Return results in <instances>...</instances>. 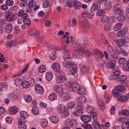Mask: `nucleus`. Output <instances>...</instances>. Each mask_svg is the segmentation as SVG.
I'll return each mask as SVG.
<instances>
[{"label": "nucleus", "mask_w": 129, "mask_h": 129, "mask_svg": "<svg viewBox=\"0 0 129 129\" xmlns=\"http://www.w3.org/2000/svg\"><path fill=\"white\" fill-rule=\"evenodd\" d=\"M81 53L84 54L87 57L90 56L91 55V53L89 50L82 47L79 48L78 50L75 51L73 54L74 56H76L78 59L81 58L83 57V55L81 54Z\"/></svg>", "instance_id": "nucleus-1"}, {"label": "nucleus", "mask_w": 129, "mask_h": 129, "mask_svg": "<svg viewBox=\"0 0 129 129\" xmlns=\"http://www.w3.org/2000/svg\"><path fill=\"white\" fill-rule=\"evenodd\" d=\"M20 117L18 120L19 126L21 128H25L26 126L25 124L26 120V118L28 115L27 112L24 111H21L20 112Z\"/></svg>", "instance_id": "nucleus-2"}, {"label": "nucleus", "mask_w": 129, "mask_h": 129, "mask_svg": "<svg viewBox=\"0 0 129 129\" xmlns=\"http://www.w3.org/2000/svg\"><path fill=\"white\" fill-rule=\"evenodd\" d=\"M66 85L67 87L71 88L72 91L75 93H77L78 90L80 89L79 85L76 82L71 83L69 82L66 83Z\"/></svg>", "instance_id": "nucleus-3"}, {"label": "nucleus", "mask_w": 129, "mask_h": 129, "mask_svg": "<svg viewBox=\"0 0 129 129\" xmlns=\"http://www.w3.org/2000/svg\"><path fill=\"white\" fill-rule=\"evenodd\" d=\"M56 80L57 82L60 84L66 82L67 79L65 74L62 72H61L57 76Z\"/></svg>", "instance_id": "nucleus-4"}, {"label": "nucleus", "mask_w": 129, "mask_h": 129, "mask_svg": "<svg viewBox=\"0 0 129 129\" xmlns=\"http://www.w3.org/2000/svg\"><path fill=\"white\" fill-rule=\"evenodd\" d=\"M121 6L119 4H115L113 7V10L117 14L123 15V12L121 9Z\"/></svg>", "instance_id": "nucleus-5"}, {"label": "nucleus", "mask_w": 129, "mask_h": 129, "mask_svg": "<svg viewBox=\"0 0 129 129\" xmlns=\"http://www.w3.org/2000/svg\"><path fill=\"white\" fill-rule=\"evenodd\" d=\"M83 109L82 105H78L77 106V111L73 113V114L76 116H80V114L83 113V111L82 109Z\"/></svg>", "instance_id": "nucleus-6"}, {"label": "nucleus", "mask_w": 129, "mask_h": 129, "mask_svg": "<svg viewBox=\"0 0 129 129\" xmlns=\"http://www.w3.org/2000/svg\"><path fill=\"white\" fill-rule=\"evenodd\" d=\"M15 17L14 14L10 12L7 13L6 16V20L8 22L12 21Z\"/></svg>", "instance_id": "nucleus-7"}, {"label": "nucleus", "mask_w": 129, "mask_h": 129, "mask_svg": "<svg viewBox=\"0 0 129 129\" xmlns=\"http://www.w3.org/2000/svg\"><path fill=\"white\" fill-rule=\"evenodd\" d=\"M115 52L117 54H122L123 55H126L127 54V53L125 51L123 50L122 48L118 46L116 47Z\"/></svg>", "instance_id": "nucleus-8"}, {"label": "nucleus", "mask_w": 129, "mask_h": 129, "mask_svg": "<svg viewBox=\"0 0 129 129\" xmlns=\"http://www.w3.org/2000/svg\"><path fill=\"white\" fill-rule=\"evenodd\" d=\"M100 6V3L99 2L97 1L94 2L91 8V12L94 11L99 9Z\"/></svg>", "instance_id": "nucleus-9"}, {"label": "nucleus", "mask_w": 129, "mask_h": 129, "mask_svg": "<svg viewBox=\"0 0 129 129\" xmlns=\"http://www.w3.org/2000/svg\"><path fill=\"white\" fill-rule=\"evenodd\" d=\"M118 99L120 102H123L127 100L129 98V93L127 94L126 95H122L120 94L117 96Z\"/></svg>", "instance_id": "nucleus-10"}, {"label": "nucleus", "mask_w": 129, "mask_h": 129, "mask_svg": "<svg viewBox=\"0 0 129 129\" xmlns=\"http://www.w3.org/2000/svg\"><path fill=\"white\" fill-rule=\"evenodd\" d=\"M52 68L55 72L58 73L60 71V66L57 63H54L52 65Z\"/></svg>", "instance_id": "nucleus-11"}, {"label": "nucleus", "mask_w": 129, "mask_h": 129, "mask_svg": "<svg viewBox=\"0 0 129 129\" xmlns=\"http://www.w3.org/2000/svg\"><path fill=\"white\" fill-rule=\"evenodd\" d=\"M17 98L16 96L11 93L8 94L7 98L5 99V102L6 104L9 103V101L14 99Z\"/></svg>", "instance_id": "nucleus-12"}, {"label": "nucleus", "mask_w": 129, "mask_h": 129, "mask_svg": "<svg viewBox=\"0 0 129 129\" xmlns=\"http://www.w3.org/2000/svg\"><path fill=\"white\" fill-rule=\"evenodd\" d=\"M35 89L37 92L40 94H42L44 92L43 87L39 84H37L35 87Z\"/></svg>", "instance_id": "nucleus-13"}, {"label": "nucleus", "mask_w": 129, "mask_h": 129, "mask_svg": "<svg viewBox=\"0 0 129 129\" xmlns=\"http://www.w3.org/2000/svg\"><path fill=\"white\" fill-rule=\"evenodd\" d=\"M128 29L126 28H124L119 31L117 35V37H121L125 35L127 33Z\"/></svg>", "instance_id": "nucleus-14"}, {"label": "nucleus", "mask_w": 129, "mask_h": 129, "mask_svg": "<svg viewBox=\"0 0 129 129\" xmlns=\"http://www.w3.org/2000/svg\"><path fill=\"white\" fill-rule=\"evenodd\" d=\"M75 65V64L73 62L69 60L65 61L63 63L64 67L67 68H71Z\"/></svg>", "instance_id": "nucleus-15"}, {"label": "nucleus", "mask_w": 129, "mask_h": 129, "mask_svg": "<svg viewBox=\"0 0 129 129\" xmlns=\"http://www.w3.org/2000/svg\"><path fill=\"white\" fill-rule=\"evenodd\" d=\"M61 98L64 101L68 100L71 98V95L67 93L63 92L61 94Z\"/></svg>", "instance_id": "nucleus-16"}, {"label": "nucleus", "mask_w": 129, "mask_h": 129, "mask_svg": "<svg viewBox=\"0 0 129 129\" xmlns=\"http://www.w3.org/2000/svg\"><path fill=\"white\" fill-rule=\"evenodd\" d=\"M77 71V67L76 65H74L69 69V72L71 75H74Z\"/></svg>", "instance_id": "nucleus-17"}, {"label": "nucleus", "mask_w": 129, "mask_h": 129, "mask_svg": "<svg viewBox=\"0 0 129 129\" xmlns=\"http://www.w3.org/2000/svg\"><path fill=\"white\" fill-rule=\"evenodd\" d=\"M81 120L84 122H88L91 120V118L88 115H84L80 117Z\"/></svg>", "instance_id": "nucleus-18"}, {"label": "nucleus", "mask_w": 129, "mask_h": 129, "mask_svg": "<svg viewBox=\"0 0 129 129\" xmlns=\"http://www.w3.org/2000/svg\"><path fill=\"white\" fill-rule=\"evenodd\" d=\"M126 40L125 39H121L117 40L116 42V44L118 46H123L126 42Z\"/></svg>", "instance_id": "nucleus-19"}, {"label": "nucleus", "mask_w": 129, "mask_h": 129, "mask_svg": "<svg viewBox=\"0 0 129 129\" xmlns=\"http://www.w3.org/2000/svg\"><path fill=\"white\" fill-rule=\"evenodd\" d=\"M69 126H70L73 128H74L77 127V123L75 119H73L71 121H70L69 124H68Z\"/></svg>", "instance_id": "nucleus-20"}, {"label": "nucleus", "mask_w": 129, "mask_h": 129, "mask_svg": "<svg viewBox=\"0 0 129 129\" xmlns=\"http://www.w3.org/2000/svg\"><path fill=\"white\" fill-rule=\"evenodd\" d=\"M13 27L12 25L10 24H8L5 27V31L8 33H10L12 30Z\"/></svg>", "instance_id": "nucleus-21"}, {"label": "nucleus", "mask_w": 129, "mask_h": 129, "mask_svg": "<svg viewBox=\"0 0 129 129\" xmlns=\"http://www.w3.org/2000/svg\"><path fill=\"white\" fill-rule=\"evenodd\" d=\"M16 43L15 40H12L7 42L6 43V45L8 47H11L15 46L16 44Z\"/></svg>", "instance_id": "nucleus-22"}, {"label": "nucleus", "mask_w": 129, "mask_h": 129, "mask_svg": "<svg viewBox=\"0 0 129 129\" xmlns=\"http://www.w3.org/2000/svg\"><path fill=\"white\" fill-rule=\"evenodd\" d=\"M122 129H129V120L123 123L121 125Z\"/></svg>", "instance_id": "nucleus-23"}, {"label": "nucleus", "mask_w": 129, "mask_h": 129, "mask_svg": "<svg viewBox=\"0 0 129 129\" xmlns=\"http://www.w3.org/2000/svg\"><path fill=\"white\" fill-rule=\"evenodd\" d=\"M122 24L121 23H119L114 26L113 28L114 31H116L120 29L122 26Z\"/></svg>", "instance_id": "nucleus-24"}, {"label": "nucleus", "mask_w": 129, "mask_h": 129, "mask_svg": "<svg viewBox=\"0 0 129 129\" xmlns=\"http://www.w3.org/2000/svg\"><path fill=\"white\" fill-rule=\"evenodd\" d=\"M94 54L95 56H97L98 58H100L104 56L103 54L101 52H100L98 50H94Z\"/></svg>", "instance_id": "nucleus-25"}, {"label": "nucleus", "mask_w": 129, "mask_h": 129, "mask_svg": "<svg viewBox=\"0 0 129 129\" xmlns=\"http://www.w3.org/2000/svg\"><path fill=\"white\" fill-rule=\"evenodd\" d=\"M127 77L125 75H121L117 76L116 81H123L125 80L127 78Z\"/></svg>", "instance_id": "nucleus-26"}, {"label": "nucleus", "mask_w": 129, "mask_h": 129, "mask_svg": "<svg viewBox=\"0 0 129 129\" xmlns=\"http://www.w3.org/2000/svg\"><path fill=\"white\" fill-rule=\"evenodd\" d=\"M9 111L11 114H15L17 112V108L15 106H13L9 108Z\"/></svg>", "instance_id": "nucleus-27"}, {"label": "nucleus", "mask_w": 129, "mask_h": 129, "mask_svg": "<svg viewBox=\"0 0 129 129\" xmlns=\"http://www.w3.org/2000/svg\"><path fill=\"white\" fill-rule=\"evenodd\" d=\"M98 104L100 109L102 111H103L105 109V105L104 101L102 99L99 100L98 101Z\"/></svg>", "instance_id": "nucleus-28"}, {"label": "nucleus", "mask_w": 129, "mask_h": 129, "mask_svg": "<svg viewBox=\"0 0 129 129\" xmlns=\"http://www.w3.org/2000/svg\"><path fill=\"white\" fill-rule=\"evenodd\" d=\"M77 1V0H68L67 3V5L70 7H72Z\"/></svg>", "instance_id": "nucleus-29"}, {"label": "nucleus", "mask_w": 129, "mask_h": 129, "mask_svg": "<svg viewBox=\"0 0 129 129\" xmlns=\"http://www.w3.org/2000/svg\"><path fill=\"white\" fill-rule=\"evenodd\" d=\"M49 118L51 121L53 123H56L58 121V117L57 116H53L50 117Z\"/></svg>", "instance_id": "nucleus-30"}, {"label": "nucleus", "mask_w": 129, "mask_h": 129, "mask_svg": "<svg viewBox=\"0 0 129 129\" xmlns=\"http://www.w3.org/2000/svg\"><path fill=\"white\" fill-rule=\"evenodd\" d=\"M48 97L50 100L53 101L57 99V96L55 93H53L50 94Z\"/></svg>", "instance_id": "nucleus-31"}, {"label": "nucleus", "mask_w": 129, "mask_h": 129, "mask_svg": "<svg viewBox=\"0 0 129 129\" xmlns=\"http://www.w3.org/2000/svg\"><path fill=\"white\" fill-rule=\"evenodd\" d=\"M93 125L95 129H101L102 128V125H100L98 122L95 121L93 122Z\"/></svg>", "instance_id": "nucleus-32"}, {"label": "nucleus", "mask_w": 129, "mask_h": 129, "mask_svg": "<svg viewBox=\"0 0 129 129\" xmlns=\"http://www.w3.org/2000/svg\"><path fill=\"white\" fill-rule=\"evenodd\" d=\"M123 115L128 116L129 115V110L127 109H123L119 112V114Z\"/></svg>", "instance_id": "nucleus-33"}, {"label": "nucleus", "mask_w": 129, "mask_h": 129, "mask_svg": "<svg viewBox=\"0 0 129 129\" xmlns=\"http://www.w3.org/2000/svg\"><path fill=\"white\" fill-rule=\"evenodd\" d=\"M80 71L82 73H88L89 72L88 68L85 66L82 67L80 68Z\"/></svg>", "instance_id": "nucleus-34"}, {"label": "nucleus", "mask_w": 129, "mask_h": 129, "mask_svg": "<svg viewBox=\"0 0 129 129\" xmlns=\"http://www.w3.org/2000/svg\"><path fill=\"white\" fill-rule=\"evenodd\" d=\"M107 49L111 56H113L114 55V50L113 48L110 45H108Z\"/></svg>", "instance_id": "nucleus-35"}, {"label": "nucleus", "mask_w": 129, "mask_h": 129, "mask_svg": "<svg viewBox=\"0 0 129 129\" xmlns=\"http://www.w3.org/2000/svg\"><path fill=\"white\" fill-rule=\"evenodd\" d=\"M63 89L60 86H57L55 88V92L58 94H60L62 92Z\"/></svg>", "instance_id": "nucleus-36"}, {"label": "nucleus", "mask_w": 129, "mask_h": 129, "mask_svg": "<svg viewBox=\"0 0 129 129\" xmlns=\"http://www.w3.org/2000/svg\"><path fill=\"white\" fill-rule=\"evenodd\" d=\"M111 27L110 24L109 23H107L105 25L104 29L106 31H108L111 30Z\"/></svg>", "instance_id": "nucleus-37"}, {"label": "nucleus", "mask_w": 129, "mask_h": 129, "mask_svg": "<svg viewBox=\"0 0 129 129\" xmlns=\"http://www.w3.org/2000/svg\"><path fill=\"white\" fill-rule=\"evenodd\" d=\"M112 94L114 96H117V97L119 95H120L121 93L120 92L118 89L117 88H115L113 90Z\"/></svg>", "instance_id": "nucleus-38"}, {"label": "nucleus", "mask_w": 129, "mask_h": 129, "mask_svg": "<svg viewBox=\"0 0 129 129\" xmlns=\"http://www.w3.org/2000/svg\"><path fill=\"white\" fill-rule=\"evenodd\" d=\"M23 21L24 24L26 25L27 26H29L30 25L31 21L29 18H27L23 19Z\"/></svg>", "instance_id": "nucleus-39"}, {"label": "nucleus", "mask_w": 129, "mask_h": 129, "mask_svg": "<svg viewBox=\"0 0 129 129\" xmlns=\"http://www.w3.org/2000/svg\"><path fill=\"white\" fill-rule=\"evenodd\" d=\"M46 78L49 81H50L53 78V75L51 73L48 72L46 74Z\"/></svg>", "instance_id": "nucleus-40"}, {"label": "nucleus", "mask_w": 129, "mask_h": 129, "mask_svg": "<svg viewBox=\"0 0 129 129\" xmlns=\"http://www.w3.org/2000/svg\"><path fill=\"white\" fill-rule=\"evenodd\" d=\"M84 129H93L92 125L88 123H85L82 125Z\"/></svg>", "instance_id": "nucleus-41"}, {"label": "nucleus", "mask_w": 129, "mask_h": 129, "mask_svg": "<svg viewBox=\"0 0 129 129\" xmlns=\"http://www.w3.org/2000/svg\"><path fill=\"white\" fill-rule=\"evenodd\" d=\"M39 33L35 28L31 30L29 32V34L31 35H37Z\"/></svg>", "instance_id": "nucleus-42"}, {"label": "nucleus", "mask_w": 129, "mask_h": 129, "mask_svg": "<svg viewBox=\"0 0 129 129\" xmlns=\"http://www.w3.org/2000/svg\"><path fill=\"white\" fill-rule=\"evenodd\" d=\"M15 84L17 86H19L21 85L22 81L19 78H17L15 79L14 81Z\"/></svg>", "instance_id": "nucleus-43"}, {"label": "nucleus", "mask_w": 129, "mask_h": 129, "mask_svg": "<svg viewBox=\"0 0 129 129\" xmlns=\"http://www.w3.org/2000/svg\"><path fill=\"white\" fill-rule=\"evenodd\" d=\"M76 101L79 102L83 103L85 102L86 99L84 96H82L77 98Z\"/></svg>", "instance_id": "nucleus-44"}, {"label": "nucleus", "mask_w": 129, "mask_h": 129, "mask_svg": "<svg viewBox=\"0 0 129 129\" xmlns=\"http://www.w3.org/2000/svg\"><path fill=\"white\" fill-rule=\"evenodd\" d=\"M123 68L126 71H129V60L126 61V63L123 64Z\"/></svg>", "instance_id": "nucleus-45"}, {"label": "nucleus", "mask_w": 129, "mask_h": 129, "mask_svg": "<svg viewBox=\"0 0 129 129\" xmlns=\"http://www.w3.org/2000/svg\"><path fill=\"white\" fill-rule=\"evenodd\" d=\"M109 16L106 15H105L102 16L101 17V20L102 22L104 23L106 21H108V22H110V20L109 19Z\"/></svg>", "instance_id": "nucleus-46"}, {"label": "nucleus", "mask_w": 129, "mask_h": 129, "mask_svg": "<svg viewBox=\"0 0 129 129\" xmlns=\"http://www.w3.org/2000/svg\"><path fill=\"white\" fill-rule=\"evenodd\" d=\"M81 4L78 1L73 5L75 9H79L81 7Z\"/></svg>", "instance_id": "nucleus-47"}, {"label": "nucleus", "mask_w": 129, "mask_h": 129, "mask_svg": "<svg viewBox=\"0 0 129 129\" xmlns=\"http://www.w3.org/2000/svg\"><path fill=\"white\" fill-rule=\"evenodd\" d=\"M48 121L46 119H42L41 120V124L43 128H45L47 125Z\"/></svg>", "instance_id": "nucleus-48"}, {"label": "nucleus", "mask_w": 129, "mask_h": 129, "mask_svg": "<svg viewBox=\"0 0 129 129\" xmlns=\"http://www.w3.org/2000/svg\"><path fill=\"white\" fill-rule=\"evenodd\" d=\"M105 4L104 8L106 9H109L112 7L111 3L110 2H105Z\"/></svg>", "instance_id": "nucleus-49"}, {"label": "nucleus", "mask_w": 129, "mask_h": 129, "mask_svg": "<svg viewBox=\"0 0 129 129\" xmlns=\"http://www.w3.org/2000/svg\"><path fill=\"white\" fill-rule=\"evenodd\" d=\"M90 116L93 117L94 119L95 120L97 118V113L94 112H91L90 113Z\"/></svg>", "instance_id": "nucleus-50"}, {"label": "nucleus", "mask_w": 129, "mask_h": 129, "mask_svg": "<svg viewBox=\"0 0 129 129\" xmlns=\"http://www.w3.org/2000/svg\"><path fill=\"white\" fill-rule=\"evenodd\" d=\"M57 111L58 112L61 113L64 111V108L61 105H59L57 107Z\"/></svg>", "instance_id": "nucleus-51"}, {"label": "nucleus", "mask_w": 129, "mask_h": 129, "mask_svg": "<svg viewBox=\"0 0 129 129\" xmlns=\"http://www.w3.org/2000/svg\"><path fill=\"white\" fill-rule=\"evenodd\" d=\"M7 88V84L5 82L0 84V91L3 90V88L5 89Z\"/></svg>", "instance_id": "nucleus-52"}, {"label": "nucleus", "mask_w": 129, "mask_h": 129, "mask_svg": "<svg viewBox=\"0 0 129 129\" xmlns=\"http://www.w3.org/2000/svg\"><path fill=\"white\" fill-rule=\"evenodd\" d=\"M69 114V112L68 110H64V111L61 114V115L63 117H65L67 116Z\"/></svg>", "instance_id": "nucleus-53"}, {"label": "nucleus", "mask_w": 129, "mask_h": 129, "mask_svg": "<svg viewBox=\"0 0 129 129\" xmlns=\"http://www.w3.org/2000/svg\"><path fill=\"white\" fill-rule=\"evenodd\" d=\"M30 83L29 82L26 81L24 82H22L21 85L24 87L25 88H27L29 87V86Z\"/></svg>", "instance_id": "nucleus-54"}, {"label": "nucleus", "mask_w": 129, "mask_h": 129, "mask_svg": "<svg viewBox=\"0 0 129 129\" xmlns=\"http://www.w3.org/2000/svg\"><path fill=\"white\" fill-rule=\"evenodd\" d=\"M46 71L45 66L43 65H42L39 67V71L41 73L44 72Z\"/></svg>", "instance_id": "nucleus-55"}, {"label": "nucleus", "mask_w": 129, "mask_h": 129, "mask_svg": "<svg viewBox=\"0 0 129 129\" xmlns=\"http://www.w3.org/2000/svg\"><path fill=\"white\" fill-rule=\"evenodd\" d=\"M32 113L34 115H36L38 114V110L37 107L35 106L32 108Z\"/></svg>", "instance_id": "nucleus-56"}, {"label": "nucleus", "mask_w": 129, "mask_h": 129, "mask_svg": "<svg viewBox=\"0 0 129 129\" xmlns=\"http://www.w3.org/2000/svg\"><path fill=\"white\" fill-rule=\"evenodd\" d=\"M117 89L121 94V92L123 91L125 89V87L123 85H118L117 86Z\"/></svg>", "instance_id": "nucleus-57"}, {"label": "nucleus", "mask_w": 129, "mask_h": 129, "mask_svg": "<svg viewBox=\"0 0 129 129\" xmlns=\"http://www.w3.org/2000/svg\"><path fill=\"white\" fill-rule=\"evenodd\" d=\"M25 100L27 102H30L32 100V99L31 96L30 95L25 96L24 97Z\"/></svg>", "instance_id": "nucleus-58"}, {"label": "nucleus", "mask_w": 129, "mask_h": 129, "mask_svg": "<svg viewBox=\"0 0 129 129\" xmlns=\"http://www.w3.org/2000/svg\"><path fill=\"white\" fill-rule=\"evenodd\" d=\"M50 2L49 0H46L44 1L43 3V6L44 8L47 7L50 5Z\"/></svg>", "instance_id": "nucleus-59"}, {"label": "nucleus", "mask_w": 129, "mask_h": 129, "mask_svg": "<svg viewBox=\"0 0 129 129\" xmlns=\"http://www.w3.org/2000/svg\"><path fill=\"white\" fill-rule=\"evenodd\" d=\"M36 5V2L34 1H32L29 2L28 6L29 7H33L35 6Z\"/></svg>", "instance_id": "nucleus-60"}, {"label": "nucleus", "mask_w": 129, "mask_h": 129, "mask_svg": "<svg viewBox=\"0 0 129 129\" xmlns=\"http://www.w3.org/2000/svg\"><path fill=\"white\" fill-rule=\"evenodd\" d=\"M64 60L65 61L69 60L71 61L72 60V58L70 56V54L69 55H64L63 56Z\"/></svg>", "instance_id": "nucleus-61"}, {"label": "nucleus", "mask_w": 129, "mask_h": 129, "mask_svg": "<svg viewBox=\"0 0 129 129\" xmlns=\"http://www.w3.org/2000/svg\"><path fill=\"white\" fill-rule=\"evenodd\" d=\"M113 74L116 76H119L118 75L119 74V71L117 68H116L113 69Z\"/></svg>", "instance_id": "nucleus-62"}, {"label": "nucleus", "mask_w": 129, "mask_h": 129, "mask_svg": "<svg viewBox=\"0 0 129 129\" xmlns=\"http://www.w3.org/2000/svg\"><path fill=\"white\" fill-rule=\"evenodd\" d=\"M105 13V11L104 10H100L97 11L96 14L97 16H100L104 14Z\"/></svg>", "instance_id": "nucleus-63"}, {"label": "nucleus", "mask_w": 129, "mask_h": 129, "mask_svg": "<svg viewBox=\"0 0 129 129\" xmlns=\"http://www.w3.org/2000/svg\"><path fill=\"white\" fill-rule=\"evenodd\" d=\"M48 48H49L50 50H53L54 49H56V50H59L60 49V48L57 46H53L51 45L48 46Z\"/></svg>", "instance_id": "nucleus-64"}]
</instances>
